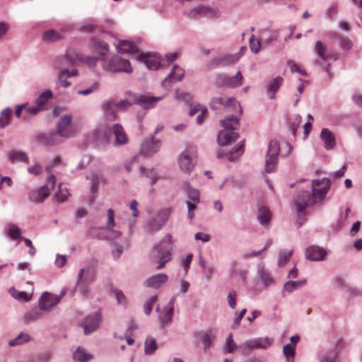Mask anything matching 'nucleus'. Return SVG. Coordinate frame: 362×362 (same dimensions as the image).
Listing matches in <instances>:
<instances>
[{"mask_svg": "<svg viewBox=\"0 0 362 362\" xmlns=\"http://www.w3.org/2000/svg\"><path fill=\"white\" fill-rule=\"evenodd\" d=\"M74 58L72 57V54L71 53L66 54V57L71 59V63H76L78 61L84 62L88 64L90 68L93 69L96 64L100 62L103 68L110 72H125L127 74L132 72V68L129 62L119 56H114L108 62H106L100 57L84 56L78 53L74 54Z\"/></svg>", "mask_w": 362, "mask_h": 362, "instance_id": "obj_1", "label": "nucleus"}, {"mask_svg": "<svg viewBox=\"0 0 362 362\" xmlns=\"http://www.w3.org/2000/svg\"><path fill=\"white\" fill-rule=\"evenodd\" d=\"M329 189V181L327 179L322 180H315L312 183L311 192H303L300 195L298 200L296 202L297 211L298 217L297 223L298 227L305 221L304 214L305 209L315 202V199H322L325 197Z\"/></svg>", "mask_w": 362, "mask_h": 362, "instance_id": "obj_2", "label": "nucleus"}, {"mask_svg": "<svg viewBox=\"0 0 362 362\" xmlns=\"http://www.w3.org/2000/svg\"><path fill=\"white\" fill-rule=\"evenodd\" d=\"M71 122L72 117L70 115H63L56 124V130L47 134L40 135L39 141L45 146H54L62 143L75 134Z\"/></svg>", "mask_w": 362, "mask_h": 362, "instance_id": "obj_3", "label": "nucleus"}, {"mask_svg": "<svg viewBox=\"0 0 362 362\" xmlns=\"http://www.w3.org/2000/svg\"><path fill=\"white\" fill-rule=\"evenodd\" d=\"M172 236L168 234L152 249L150 258L153 264L158 263L157 269L163 268L171 259Z\"/></svg>", "mask_w": 362, "mask_h": 362, "instance_id": "obj_4", "label": "nucleus"}, {"mask_svg": "<svg viewBox=\"0 0 362 362\" xmlns=\"http://www.w3.org/2000/svg\"><path fill=\"white\" fill-rule=\"evenodd\" d=\"M221 124L224 130L221 131L218 134V142L221 145H228L238 137L235 130L239 126V121L237 117H228L221 121Z\"/></svg>", "mask_w": 362, "mask_h": 362, "instance_id": "obj_5", "label": "nucleus"}, {"mask_svg": "<svg viewBox=\"0 0 362 362\" xmlns=\"http://www.w3.org/2000/svg\"><path fill=\"white\" fill-rule=\"evenodd\" d=\"M220 14L221 13L217 8L202 4H199L186 12V16L192 19H197L202 17L218 18Z\"/></svg>", "mask_w": 362, "mask_h": 362, "instance_id": "obj_6", "label": "nucleus"}, {"mask_svg": "<svg viewBox=\"0 0 362 362\" xmlns=\"http://www.w3.org/2000/svg\"><path fill=\"white\" fill-rule=\"evenodd\" d=\"M197 151L194 147L188 146L179 156V165L181 170L189 173L195 165Z\"/></svg>", "mask_w": 362, "mask_h": 362, "instance_id": "obj_7", "label": "nucleus"}, {"mask_svg": "<svg viewBox=\"0 0 362 362\" xmlns=\"http://www.w3.org/2000/svg\"><path fill=\"white\" fill-rule=\"evenodd\" d=\"M279 151L280 148L278 142L276 141H272L269 144L265 161V171L267 173H272L275 170L278 162Z\"/></svg>", "mask_w": 362, "mask_h": 362, "instance_id": "obj_8", "label": "nucleus"}, {"mask_svg": "<svg viewBox=\"0 0 362 362\" xmlns=\"http://www.w3.org/2000/svg\"><path fill=\"white\" fill-rule=\"evenodd\" d=\"M101 322V315L100 312H95L88 315L85 320L80 323V326L83 328L84 334H89L96 330Z\"/></svg>", "mask_w": 362, "mask_h": 362, "instance_id": "obj_9", "label": "nucleus"}, {"mask_svg": "<svg viewBox=\"0 0 362 362\" xmlns=\"http://www.w3.org/2000/svg\"><path fill=\"white\" fill-rule=\"evenodd\" d=\"M243 77L240 71H238L233 77L226 75H220L217 77L216 83L219 86H226L229 88H235L243 84Z\"/></svg>", "mask_w": 362, "mask_h": 362, "instance_id": "obj_10", "label": "nucleus"}, {"mask_svg": "<svg viewBox=\"0 0 362 362\" xmlns=\"http://www.w3.org/2000/svg\"><path fill=\"white\" fill-rule=\"evenodd\" d=\"M272 341L273 340L268 337L255 339L245 341L241 346V348L245 353L253 349H267L272 345Z\"/></svg>", "mask_w": 362, "mask_h": 362, "instance_id": "obj_11", "label": "nucleus"}, {"mask_svg": "<svg viewBox=\"0 0 362 362\" xmlns=\"http://www.w3.org/2000/svg\"><path fill=\"white\" fill-rule=\"evenodd\" d=\"M109 132L111 136L113 135L115 137V145L121 146L126 144L129 139L128 136L120 124H115L109 128Z\"/></svg>", "mask_w": 362, "mask_h": 362, "instance_id": "obj_12", "label": "nucleus"}, {"mask_svg": "<svg viewBox=\"0 0 362 362\" xmlns=\"http://www.w3.org/2000/svg\"><path fill=\"white\" fill-rule=\"evenodd\" d=\"M211 107L213 109H220L223 107H233L234 108L238 107L240 108V104L237 102V100L233 98H226V97H218L212 99L211 102Z\"/></svg>", "mask_w": 362, "mask_h": 362, "instance_id": "obj_13", "label": "nucleus"}, {"mask_svg": "<svg viewBox=\"0 0 362 362\" xmlns=\"http://www.w3.org/2000/svg\"><path fill=\"white\" fill-rule=\"evenodd\" d=\"M95 277V273L92 269H87L85 271L84 269H81L78 274L77 277V285L79 288H81L84 292L86 291V287L91 283Z\"/></svg>", "mask_w": 362, "mask_h": 362, "instance_id": "obj_14", "label": "nucleus"}, {"mask_svg": "<svg viewBox=\"0 0 362 362\" xmlns=\"http://www.w3.org/2000/svg\"><path fill=\"white\" fill-rule=\"evenodd\" d=\"M60 298L57 296L48 292H45L39 300V308L40 310H47L57 305Z\"/></svg>", "mask_w": 362, "mask_h": 362, "instance_id": "obj_15", "label": "nucleus"}, {"mask_svg": "<svg viewBox=\"0 0 362 362\" xmlns=\"http://www.w3.org/2000/svg\"><path fill=\"white\" fill-rule=\"evenodd\" d=\"M326 256L327 251L318 246H310L305 251L306 258L312 261H323Z\"/></svg>", "mask_w": 362, "mask_h": 362, "instance_id": "obj_16", "label": "nucleus"}, {"mask_svg": "<svg viewBox=\"0 0 362 362\" xmlns=\"http://www.w3.org/2000/svg\"><path fill=\"white\" fill-rule=\"evenodd\" d=\"M49 190L47 185L33 189L28 193L29 200L33 203H42L49 196Z\"/></svg>", "mask_w": 362, "mask_h": 362, "instance_id": "obj_17", "label": "nucleus"}, {"mask_svg": "<svg viewBox=\"0 0 362 362\" xmlns=\"http://www.w3.org/2000/svg\"><path fill=\"white\" fill-rule=\"evenodd\" d=\"M138 59L151 70H156L159 66H165V64L160 61V57L157 55L141 54L138 57Z\"/></svg>", "mask_w": 362, "mask_h": 362, "instance_id": "obj_18", "label": "nucleus"}, {"mask_svg": "<svg viewBox=\"0 0 362 362\" xmlns=\"http://www.w3.org/2000/svg\"><path fill=\"white\" fill-rule=\"evenodd\" d=\"M187 197L188 218L192 220L194 218L193 211L196 209V204L199 202V193L196 189H188Z\"/></svg>", "mask_w": 362, "mask_h": 362, "instance_id": "obj_19", "label": "nucleus"}, {"mask_svg": "<svg viewBox=\"0 0 362 362\" xmlns=\"http://www.w3.org/2000/svg\"><path fill=\"white\" fill-rule=\"evenodd\" d=\"M160 146V141L152 137L150 141H146L142 144L141 154L146 156H151L156 153Z\"/></svg>", "mask_w": 362, "mask_h": 362, "instance_id": "obj_20", "label": "nucleus"}, {"mask_svg": "<svg viewBox=\"0 0 362 362\" xmlns=\"http://www.w3.org/2000/svg\"><path fill=\"white\" fill-rule=\"evenodd\" d=\"M320 139L324 142L325 148L331 150L336 146V138L334 134L327 128H323L320 133Z\"/></svg>", "mask_w": 362, "mask_h": 362, "instance_id": "obj_21", "label": "nucleus"}, {"mask_svg": "<svg viewBox=\"0 0 362 362\" xmlns=\"http://www.w3.org/2000/svg\"><path fill=\"white\" fill-rule=\"evenodd\" d=\"M114 211L112 209H110L107 211V223L106 230L108 233V235L106 236L108 239H114L120 236L121 233L117 230H113V227L115 226V218H114Z\"/></svg>", "mask_w": 362, "mask_h": 362, "instance_id": "obj_22", "label": "nucleus"}, {"mask_svg": "<svg viewBox=\"0 0 362 362\" xmlns=\"http://www.w3.org/2000/svg\"><path fill=\"white\" fill-rule=\"evenodd\" d=\"M168 279V276L165 274H158L146 279L145 285L147 287L158 288L164 284Z\"/></svg>", "mask_w": 362, "mask_h": 362, "instance_id": "obj_23", "label": "nucleus"}, {"mask_svg": "<svg viewBox=\"0 0 362 362\" xmlns=\"http://www.w3.org/2000/svg\"><path fill=\"white\" fill-rule=\"evenodd\" d=\"M315 51L317 53V56L322 60L327 61L328 59H333L334 60L337 59V57L331 53L329 52L327 49L326 45L322 43L321 41H317L315 46Z\"/></svg>", "mask_w": 362, "mask_h": 362, "instance_id": "obj_24", "label": "nucleus"}, {"mask_svg": "<svg viewBox=\"0 0 362 362\" xmlns=\"http://www.w3.org/2000/svg\"><path fill=\"white\" fill-rule=\"evenodd\" d=\"M185 75V71L178 66L175 65L171 72L168 75L167 78L163 81V86H165L168 83L174 81H180L182 79Z\"/></svg>", "mask_w": 362, "mask_h": 362, "instance_id": "obj_25", "label": "nucleus"}, {"mask_svg": "<svg viewBox=\"0 0 362 362\" xmlns=\"http://www.w3.org/2000/svg\"><path fill=\"white\" fill-rule=\"evenodd\" d=\"M240 58L239 53L224 54L214 59L217 65L228 66L236 63Z\"/></svg>", "mask_w": 362, "mask_h": 362, "instance_id": "obj_26", "label": "nucleus"}, {"mask_svg": "<svg viewBox=\"0 0 362 362\" xmlns=\"http://www.w3.org/2000/svg\"><path fill=\"white\" fill-rule=\"evenodd\" d=\"M52 98V93L50 90L42 92L35 100V104L42 110H46L49 108V100Z\"/></svg>", "mask_w": 362, "mask_h": 362, "instance_id": "obj_27", "label": "nucleus"}, {"mask_svg": "<svg viewBox=\"0 0 362 362\" xmlns=\"http://www.w3.org/2000/svg\"><path fill=\"white\" fill-rule=\"evenodd\" d=\"M111 134L109 132V129H99L96 131L95 139L98 146H104L110 143Z\"/></svg>", "mask_w": 362, "mask_h": 362, "instance_id": "obj_28", "label": "nucleus"}, {"mask_svg": "<svg viewBox=\"0 0 362 362\" xmlns=\"http://www.w3.org/2000/svg\"><path fill=\"white\" fill-rule=\"evenodd\" d=\"M162 97H153L150 95H140L137 101L144 108H151L154 107L157 102L160 101Z\"/></svg>", "mask_w": 362, "mask_h": 362, "instance_id": "obj_29", "label": "nucleus"}, {"mask_svg": "<svg viewBox=\"0 0 362 362\" xmlns=\"http://www.w3.org/2000/svg\"><path fill=\"white\" fill-rule=\"evenodd\" d=\"M117 49L120 53H135L138 51L137 46L129 40L121 41L117 45Z\"/></svg>", "mask_w": 362, "mask_h": 362, "instance_id": "obj_30", "label": "nucleus"}, {"mask_svg": "<svg viewBox=\"0 0 362 362\" xmlns=\"http://www.w3.org/2000/svg\"><path fill=\"white\" fill-rule=\"evenodd\" d=\"M282 83L283 78L280 76L276 77L269 83L267 88V93L271 99L275 98V93L278 91Z\"/></svg>", "mask_w": 362, "mask_h": 362, "instance_id": "obj_31", "label": "nucleus"}, {"mask_svg": "<svg viewBox=\"0 0 362 362\" xmlns=\"http://www.w3.org/2000/svg\"><path fill=\"white\" fill-rule=\"evenodd\" d=\"M8 158L11 163H14L16 161L27 163L28 161L27 154L21 151H10L8 153Z\"/></svg>", "mask_w": 362, "mask_h": 362, "instance_id": "obj_32", "label": "nucleus"}, {"mask_svg": "<svg viewBox=\"0 0 362 362\" xmlns=\"http://www.w3.org/2000/svg\"><path fill=\"white\" fill-rule=\"evenodd\" d=\"M115 109V102L112 100H107L103 105V110L107 119H116Z\"/></svg>", "mask_w": 362, "mask_h": 362, "instance_id": "obj_33", "label": "nucleus"}, {"mask_svg": "<svg viewBox=\"0 0 362 362\" xmlns=\"http://www.w3.org/2000/svg\"><path fill=\"white\" fill-rule=\"evenodd\" d=\"M6 233L13 240H17L21 238V231L20 228L13 223H10L7 226Z\"/></svg>", "mask_w": 362, "mask_h": 362, "instance_id": "obj_34", "label": "nucleus"}, {"mask_svg": "<svg viewBox=\"0 0 362 362\" xmlns=\"http://www.w3.org/2000/svg\"><path fill=\"white\" fill-rule=\"evenodd\" d=\"M257 218L262 225H264L271 220L272 214L266 206H261L258 210Z\"/></svg>", "mask_w": 362, "mask_h": 362, "instance_id": "obj_35", "label": "nucleus"}, {"mask_svg": "<svg viewBox=\"0 0 362 362\" xmlns=\"http://www.w3.org/2000/svg\"><path fill=\"white\" fill-rule=\"evenodd\" d=\"M73 357L76 362H87L92 358L93 356L91 354L86 353L81 348H78L74 353Z\"/></svg>", "mask_w": 362, "mask_h": 362, "instance_id": "obj_36", "label": "nucleus"}, {"mask_svg": "<svg viewBox=\"0 0 362 362\" xmlns=\"http://www.w3.org/2000/svg\"><path fill=\"white\" fill-rule=\"evenodd\" d=\"M25 115H23L24 120H28L31 116H34L42 112L35 103L33 105L25 104Z\"/></svg>", "mask_w": 362, "mask_h": 362, "instance_id": "obj_37", "label": "nucleus"}, {"mask_svg": "<svg viewBox=\"0 0 362 362\" xmlns=\"http://www.w3.org/2000/svg\"><path fill=\"white\" fill-rule=\"evenodd\" d=\"M12 110L10 108L4 109L0 114V127L4 128L10 124Z\"/></svg>", "mask_w": 362, "mask_h": 362, "instance_id": "obj_38", "label": "nucleus"}, {"mask_svg": "<svg viewBox=\"0 0 362 362\" xmlns=\"http://www.w3.org/2000/svg\"><path fill=\"white\" fill-rule=\"evenodd\" d=\"M41 317H42V313H41L40 310H39L37 309H33V310H31L30 311L26 313L24 315L23 319L26 323H29V322L39 320L40 318H41Z\"/></svg>", "mask_w": 362, "mask_h": 362, "instance_id": "obj_39", "label": "nucleus"}, {"mask_svg": "<svg viewBox=\"0 0 362 362\" xmlns=\"http://www.w3.org/2000/svg\"><path fill=\"white\" fill-rule=\"evenodd\" d=\"M305 284H306V280L305 279L300 280V281H287L284 284V288L288 292H292L294 290H296L297 288H299L303 286Z\"/></svg>", "mask_w": 362, "mask_h": 362, "instance_id": "obj_40", "label": "nucleus"}, {"mask_svg": "<svg viewBox=\"0 0 362 362\" xmlns=\"http://www.w3.org/2000/svg\"><path fill=\"white\" fill-rule=\"evenodd\" d=\"M157 349V344L154 339L148 338L144 343V351L146 354H153Z\"/></svg>", "mask_w": 362, "mask_h": 362, "instance_id": "obj_41", "label": "nucleus"}, {"mask_svg": "<svg viewBox=\"0 0 362 362\" xmlns=\"http://www.w3.org/2000/svg\"><path fill=\"white\" fill-rule=\"evenodd\" d=\"M30 340V337L24 333H21L16 338L11 340L9 341L10 346H16L19 344H22L24 342L29 341Z\"/></svg>", "mask_w": 362, "mask_h": 362, "instance_id": "obj_42", "label": "nucleus"}, {"mask_svg": "<svg viewBox=\"0 0 362 362\" xmlns=\"http://www.w3.org/2000/svg\"><path fill=\"white\" fill-rule=\"evenodd\" d=\"M43 38L46 41L54 42L62 39V35L53 30H50L44 33Z\"/></svg>", "mask_w": 362, "mask_h": 362, "instance_id": "obj_43", "label": "nucleus"}, {"mask_svg": "<svg viewBox=\"0 0 362 362\" xmlns=\"http://www.w3.org/2000/svg\"><path fill=\"white\" fill-rule=\"evenodd\" d=\"M284 354L287 358V362H293L295 356V347L293 345L287 344L284 346Z\"/></svg>", "mask_w": 362, "mask_h": 362, "instance_id": "obj_44", "label": "nucleus"}, {"mask_svg": "<svg viewBox=\"0 0 362 362\" xmlns=\"http://www.w3.org/2000/svg\"><path fill=\"white\" fill-rule=\"evenodd\" d=\"M69 196V192L66 188H62L61 184L59 186V191L56 193L55 197L59 202L66 201Z\"/></svg>", "mask_w": 362, "mask_h": 362, "instance_id": "obj_45", "label": "nucleus"}, {"mask_svg": "<svg viewBox=\"0 0 362 362\" xmlns=\"http://www.w3.org/2000/svg\"><path fill=\"white\" fill-rule=\"evenodd\" d=\"M158 300V297L156 295L148 298L144 305V313L146 315H149L153 309V305Z\"/></svg>", "mask_w": 362, "mask_h": 362, "instance_id": "obj_46", "label": "nucleus"}, {"mask_svg": "<svg viewBox=\"0 0 362 362\" xmlns=\"http://www.w3.org/2000/svg\"><path fill=\"white\" fill-rule=\"evenodd\" d=\"M10 293L13 298L20 300L28 301L30 299V297L24 291H18L15 289H11Z\"/></svg>", "mask_w": 362, "mask_h": 362, "instance_id": "obj_47", "label": "nucleus"}, {"mask_svg": "<svg viewBox=\"0 0 362 362\" xmlns=\"http://www.w3.org/2000/svg\"><path fill=\"white\" fill-rule=\"evenodd\" d=\"M173 300L174 299L172 300L171 305L169 308L167 313L164 315V316L162 318H160V322L163 326L169 324L172 320V317L174 311V308L173 305Z\"/></svg>", "mask_w": 362, "mask_h": 362, "instance_id": "obj_48", "label": "nucleus"}, {"mask_svg": "<svg viewBox=\"0 0 362 362\" xmlns=\"http://www.w3.org/2000/svg\"><path fill=\"white\" fill-rule=\"evenodd\" d=\"M293 254V250L284 251L281 252L279 257V265L284 266L290 259Z\"/></svg>", "mask_w": 362, "mask_h": 362, "instance_id": "obj_49", "label": "nucleus"}, {"mask_svg": "<svg viewBox=\"0 0 362 362\" xmlns=\"http://www.w3.org/2000/svg\"><path fill=\"white\" fill-rule=\"evenodd\" d=\"M340 47L344 50H349L353 47L352 41L346 37L341 36L340 37Z\"/></svg>", "mask_w": 362, "mask_h": 362, "instance_id": "obj_50", "label": "nucleus"}, {"mask_svg": "<svg viewBox=\"0 0 362 362\" xmlns=\"http://www.w3.org/2000/svg\"><path fill=\"white\" fill-rule=\"evenodd\" d=\"M68 73H69V70H67V69L63 70L60 72L59 77H58L61 85L64 88H66V87L69 86V85H70V83L68 82L66 79L68 77L66 75V74H68Z\"/></svg>", "mask_w": 362, "mask_h": 362, "instance_id": "obj_51", "label": "nucleus"}, {"mask_svg": "<svg viewBox=\"0 0 362 362\" xmlns=\"http://www.w3.org/2000/svg\"><path fill=\"white\" fill-rule=\"evenodd\" d=\"M272 245V241L271 240H268L265 245V246L263 247L262 250H259V251H254V252H252L250 253H247L246 255H245V259H249V258H251V257H257L259 256L262 252L267 250Z\"/></svg>", "mask_w": 362, "mask_h": 362, "instance_id": "obj_52", "label": "nucleus"}, {"mask_svg": "<svg viewBox=\"0 0 362 362\" xmlns=\"http://www.w3.org/2000/svg\"><path fill=\"white\" fill-rule=\"evenodd\" d=\"M250 47L252 52L257 54L260 49V42L258 40L255 39L252 35L250 40Z\"/></svg>", "mask_w": 362, "mask_h": 362, "instance_id": "obj_53", "label": "nucleus"}, {"mask_svg": "<svg viewBox=\"0 0 362 362\" xmlns=\"http://www.w3.org/2000/svg\"><path fill=\"white\" fill-rule=\"evenodd\" d=\"M236 344L233 340V335L230 334L226 339V349L228 353H232L236 348Z\"/></svg>", "mask_w": 362, "mask_h": 362, "instance_id": "obj_54", "label": "nucleus"}, {"mask_svg": "<svg viewBox=\"0 0 362 362\" xmlns=\"http://www.w3.org/2000/svg\"><path fill=\"white\" fill-rule=\"evenodd\" d=\"M94 46L95 47L101 49V50L100 51V54L102 56H104L106 54V52L108 51L109 46H108V44L106 42L95 40V41H94Z\"/></svg>", "mask_w": 362, "mask_h": 362, "instance_id": "obj_55", "label": "nucleus"}, {"mask_svg": "<svg viewBox=\"0 0 362 362\" xmlns=\"http://www.w3.org/2000/svg\"><path fill=\"white\" fill-rule=\"evenodd\" d=\"M259 277L261 278V279L262 280V281L267 284H269L272 282V278L269 275V274H268L264 268H259Z\"/></svg>", "mask_w": 362, "mask_h": 362, "instance_id": "obj_56", "label": "nucleus"}, {"mask_svg": "<svg viewBox=\"0 0 362 362\" xmlns=\"http://www.w3.org/2000/svg\"><path fill=\"white\" fill-rule=\"evenodd\" d=\"M141 173H145L146 174V177L150 179V182L151 185H153L157 180V175L152 170H147L144 168H141Z\"/></svg>", "mask_w": 362, "mask_h": 362, "instance_id": "obj_57", "label": "nucleus"}, {"mask_svg": "<svg viewBox=\"0 0 362 362\" xmlns=\"http://www.w3.org/2000/svg\"><path fill=\"white\" fill-rule=\"evenodd\" d=\"M131 103L127 100H122L119 102L115 103V106L118 110H124L131 106Z\"/></svg>", "mask_w": 362, "mask_h": 362, "instance_id": "obj_58", "label": "nucleus"}, {"mask_svg": "<svg viewBox=\"0 0 362 362\" xmlns=\"http://www.w3.org/2000/svg\"><path fill=\"white\" fill-rule=\"evenodd\" d=\"M235 297H236V293L234 291L229 292V293L228 294V297H227L228 303L229 306L232 309H235V305H236Z\"/></svg>", "mask_w": 362, "mask_h": 362, "instance_id": "obj_59", "label": "nucleus"}, {"mask_svg": "<svg viewBox=\"0 0 362 362\" xmlns=\"http://www.w3.org/2000/svg\"><path fill=\"white\" fill-rule=\"evenodd\" d=\"M28 171L29 173L34 175H40L42 171V166L39 164H35L34 166L28 168Z\"/></svg>", "mask_w": 362, "mask_h": 362, "instance_id": "obj_60", "label": "nucleus"}, {"mask_svg": "<svg viewBox=\"0 0 362 362\" xmlns=\"http://www.w3.org/2000/svg\"><path fill=\"white\" fill-rule=\"evenodd\" d=\"M247 310L246 309H243L239 315L235 318L234 320V325H233V328H235L240 325V322L241 320L243 318L244 315H245Z\"/></svg>", "mask_w": 362, "mask_h": 362, "instance_id": "obj_61", "label": "nucleus"}, {"mask_svg": "<svg viewBox=\"0 0 362 362\" xmlns=\"http://www.w3.org/2000/svg\"><path fill=\"white\" fill-rule=\"evenodd\" d=\"M112 293H115L118 303H124L125 297H124V294L122 293V291H118L117 289H114V290H112Z\"/></svg>", "mask_w": 362, "mask_h": 362, "instance_id": "obj_62", "label": "nucleus"}, {"mask_svg": "<svg viewBox=\"0 0 362 362\" xmlns=\"http://www.w3.org/2000/svg\"><path fill=\"white\" fill-rule=\"evenodd\" d=\"M196 240H200L203 242H208L210 240V235L206 233H197L194 236Z\"/></svg>", "mask_w": 362, "mask_h": 362, "instance_id": "obj_63", "label": "nucleus"}, {"mask_svg": "<svg viewBox=\"0 0 362 362\" xmlns=\"http://www.w3.org/2000/svg\"><path fill=\"white\" fill-rule=\"evenodd\" d=\"M55 263L58 267H64L66 263V257L64 255H58L57 257Z\"/></svg>", "mask_w": 362, "mask_h": 362, "instance_id": "obj_64", "label": "nucleus"}]
</instances>
